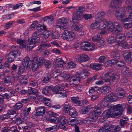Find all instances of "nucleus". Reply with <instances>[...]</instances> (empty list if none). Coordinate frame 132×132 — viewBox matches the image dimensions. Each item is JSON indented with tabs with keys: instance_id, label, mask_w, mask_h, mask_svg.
I'll return each instance as SVG.
<instances>
[{
	"instance_id": "obj_1",
	"label": "nucleus",
	"mask_w": 132,
	"mask_h": 132,
	"mask_svg": "<svg viewBox=\"0 0 132 132\" xmlns=\"http://www.w3.org/2000/svg\"><path fill=\"white\" fill-rule=\"evenodd\" d=\"M121 0H111L109 5V7L110 8L117 10L115 16L119 20L124 17L125 13V9L121 8Z\"/></svg>"
},
{
	"instance_id": "obj_2",
	"label": "nucleus",
	"mask_w": 132,
	"mask_h": 132,
	"mask_svg": "<svg viewBox=\"0 0 132 132\" xmlns=\"http://www.w3.org/2000/svg\"><path fill=\"white\" fill-rule=\"evenodd\" d=\"M108 118H115L120 116L123 112L122 105L118 104L116 105L108 104Z\"/></svg>"
},
{
	"instance_id": "obj_3",
	"label": "nucleus",
	"mask_w": 132,
	"mask_h": 132,
	"mask_svg": "<svg viewBox=\"0 0 132 132\" xmlns=\"http://www.w3.org/2000/svg\"><path fill=\"white\" fill-rule=\"evenodd\" d=\"M21 53L18 50H14L10 52L7 56V59L10 63L13 62L15 60L16 61L21 60L20 56Z\"/></svg>"
},
{
	"instance_id": "obj_4",
	"label": "nucleus",
	"mask_w": 132,
	"mask_h": 132,
	"mask_svg": "<svg viewBox=\"0 0 132 132\" xmlns=\"http://www.w3.org/2000/svg\"><path fill=\"white\" fill-rule=\"evenodd\" d=\"M75 33L71 31L65 30L61 35L62 38L64 40L69 41H72L74 40L76 37Z\"/></svg>"
},
{
	"instance_id": "obj_5",
	"label": "nucleus",
	"mask_w": 132,
	"mask_h": 132,
	"mask_svg": "<svg viewBox=\"0 0 132 132\" xmlns=\"http://www.w3.org/2000/svg\"><path fill=\"white\" fill-rule=\"evenodd\" d=\"M41 36L36 37H32L28 39V41L29 43L27 45V47L29 48V50H31L32 48L36 45L35 43H38L40 41V37H42Z\"/></svg>"
},
{
	"instance_id": "obj_6",
	"label": "nucleus",
	"mask_w": 132,
	"mask_h": 132,
	"mask_svg": "<svg viewBox=\"0 0 132 132\" xmlns=\"http://www.w3.org/2000/svg\"><path fill=\"white\" fill-rule=\"evenodd\" d=\"M72 22L71 20H69L68 21L66 18H63L59 19L57 20V24L61 25L64 29L67 28L68 26H70L72 24Z\"/></svg>"
},
{
	"instance_id": "obj_7",
	"label": "nucleus",
	"mask_w": 132,
	"mask_h": 132,
	"mask_svg": "<svg viewBox=\"0 0 132 132\" xmlns=\"http://www.w3.org/2000/svg\"><path fill=\"white\" fill-rule=\"evenodd\" d=\"M119 76L120 75L118 73L114 75L113 70H109L108 72V82L110 84H112L114 80L119 78Z\"/></svg>"
},
{
	"instance_id": "obj_8",
	"label": "nucleus",
	"mask_w": 132,
	"mask_h": 132,
	"mask_svg": "<svg viewBox=\"0 0 132 132\" xmlns=\"http://www.w3.org/2000/svg\"><path fill=\"white\" fill-rule=\"evenodd\" d=\"M95 22L98 24L99 26V28H98V30H101L105 28L107 26V22L106 19L101 20V18L98 17L96 19Z\"/></svg>"
},
{
	"instance_id": "obj_9",
	"label": "nucleus",
	"mask_w": 132,
	"mask_h": 132,
	"mask_svg": "<svg viewBox=\"0 0 132 132\" xmlns=\"http://www.w3.org/2000/svg\"><path fill=\"white\" fill-rule=\"evenodd\" d=\"M31 61L28 57H26L25 59L23 60L22 65L24 67H26V68L27 69H29L30 68H32V69L34 66L31 65L32 62Z\"/></svg>"
},
{
	"instance_id": "obj_10",
	"label": "nucleus",
	"mask_w": 132,
	"mask_h": 132,
	"mask_svg": "<svg viewBox=\"0 0 132 132\" xmlns=\"http://www.w3.org/2000/svg\"><path fill=\"white\" fill-rule=\"evenodd\" d=\"M116 26L114 28V29L112 32L114 35H122V28L121 25L118 23H116Z\"/></svg>"
},
{
	"instance_id": "obj_11",
	"label": "nucleus",
	"mask_w": 132,
	"mask_h": 132,
	"mask_svg": "<svg viewBox=\"0 0 132 132\" xmlns=\"http://www.w3.org/2000/svg\"><path fill=\"white\" fill-rule=\"evenodd\" d=\"M46 108L44 106H39L37 108L35 115L39 116L45 114L46 112Z\"/></svg>"
},
{
	"instance_id": "obj_12",
	"label": "nucleus",
	"mask_w": 132,
	"mask_h": 132,
	"mask_svg": "<svg viewBox=\"0 0 132 132\" xmlns=\"http://www.w3.org/2000/svg\"><path fill=\"white\" fill-rule=\"evenodd\" d=\"M90 58L88 56L85 54H81L76 59V60L78 62L81 63L88 61Z\"/></svg>"
},
{
	"instance_id": "obj_13",
	"label": "nucleus",
	"mask_w": 132,
	"mask_h": 132,
	"mask_svg": "<svg viewBox=\"0 0 132 132\" xmlns=\"http://www.w3.org/2000/svg\"><path fill=\"white\" fill-rule=\"evenodd\" d=\"M38 60V62L36 66H34L33 67L32 71H36L43 64L45 63L46 60L42 57L39 58Z\"/></svg>"
},
{
	"instance_id": "obj_14",
	"label": "nucleus",
	"mask_w": 132,
	"mask_h": 132,
	"mask_svg": "<svg viewBox=\"0 0 132 132\" xmlns=\"http://www.w3.org/2000/svg\"><path fill=\"white\" fill-rule=\"evenodd\" d=\"M98 117L97 116H95V114H94L93 112H90L89 116L86 118L84 121H89V122H95L96 121Z\"/></svg>"
},
{
	"instance_id": "obj_15",
	"label": "nucleus",
	"mask_w": 132,
	"mask_h": 132,
	"mask_svg": "<svg viewBox=\"0 0 132 132\" xmlns=\"http://www.w3.org/2000/svg\"><path fill=\"white\" fill-rule=\"evenodd\" d=\"M101 108L98 104L97 106H95L94 109L92 112L95 114V116L98 117L101 115V114L102 113V111L101 110Z\"/></svg>"
},
{
	"instance_id": "obj_16",
	"label": "nucleus",
	"mask_w": 132,
	"mask_h": 132,
	"mask_svg": "<svg viewBox=\"0 0 132 132\" xmlns=\"http://www.w3.org/2000/svg\"><path fill=\"white\" fill-rule=\"evenodd\" d=\"M118 23L117 22H114V23L111 21L108 22V31H109L112 32L114 29L116 24V23Z\"/></svg>"
},
{
	"instance_id": "obj_17",
	"label": "nucleus",
	"mask_w": 132,
	"mask_h": 132,
	"mask_svg": "<svg viewBox=\"0 0 132 132\" xmlns=\"http://www.w3.org/2000/svg\"><path fill=\"white\" fill-rule=\"evenodd\" d=\"M117 99V97L116 96L114 95L113 92L110 93L108 95V102L111 103Z\"/></svg>"
},
{
	"instance_id": "obj_18",
	"label": "nucleus",
	"mask_w": 132,
	"mask_h": 132,
	"mask_svg": "<svg viewBox=\"0 0 132 132\" xmlns=\"http://www.w3.org/2000/svg\"><path fill=\"white\" fill-rule=\"evenodd\" d=\"M71 100L72 102L75 103L76 105L77 106H81L83 104L82 102L81 103L82 101L79 100L78 98H77L76 97H71Z\"/></svg>"
},
{
	"instance_id": "obj_19",
	"label": "nucleus",
	"mask_w": 132,
	"mask_h": 132,
	"mask_svg": "<svg viewBox=\"0 0 132 132\" xmlns=\"http://www.w3.org/2000/svg\"><path fill=\"white\" fill-rule=\"evenodd\" d=\"M101 108H105L107 106V96H106L102 102H100L98 104Z\"/></svg>"
},
{
	"instance_id": "obj_20",
	"label": "nucleus",
	"mask_w": 132,
	"mask_h": 132,
	"mask_svg": "<svg viewBox=\"0 0 132 132\" xmlns=\"http://www.w3.org/2000/svg\"><path fill=\"white\" fill-rule=\"evenodd\" d=\"M102 64L98 63H92L90 64V67L95 70H100L101 68Z\"/></svg>"
},
{
	"instance_id": "obj_21",
	"label": "nucleus",
	"mask_w": 132,
	"mask_h": 132,
	"mask_svg": "<svg viewBox=\"0 0 132 132\" xmlns=\"http://www.w3.org/2000/svg\"><path fill=\"white\" fill-rule=\"evenodd\" d=\"M14 78L13 76H5L4 78V80L6 84H9L10 82H13L14 81Z\"/></svg>"
},
{
	"instance_id": "obj_22",
	"label": "nucleus",
	"mask_w": 132,
	"mask_h": 132,
	"mask_svg": "<svg viewBox=\"0 0 132 132\" xmlns=\"http://www.w3.org/2000/svg\"><path fill=\"white\" fill-rule=\"evenodd\" d=\"M129 68L127 66L123 67L122 70V75L128 77L129 73Z\"/></svg>"
},
{
	"instance_id": "obj_23",
	"label": "nucleus",
	"mask_w": 132,
	"mask_h": 132,
	"mask_svg": "<svg viewBox=\"0 0 132 132\" xmlns=\"http://www.w3.org/2000/svg\"><path fill=\"white\" fill-rule=\"evenodd\" d=\"M86 42H83L81 43V45H82L81 46V48L84 51H93L95 49V45H93V46H92V47L90 48H89V49H87L86 48H85L84 47V45Z\"/></svg>"
},
{
	"instance_id": "obj_24",
	"label": "nucleus",
	"mask_w": 132,
	"mask_h": 132,
	"mask_svg": "<svg viewBox=\"0 0 132 132\" xmlns=\"http://www.w3.org/2000/svg\"><path fill=\"white\" fill-rule=\"evenodd\" d=\"M102 117L100 119L99 121L103 123L106 121L107 119V110L105 111L102 114Z\"/></svg>"
},
{
	"instance_id": "obj_25",
	"label": "nucleus",
	"mask_w": 132,
	"mask_h": 132,
	"mask_svg": "<svg viewBox=\"0 0 132 132\" xmlns=\"http://www.w3.org/2000/svg\"><path fill=\"white\" fill-rule=\"evenodd\" d=\"M70 115L73 118H76L77 117V112L75 110V108H71L69 111Z\"/></svg>"
},
{
	"instance_id": "obj_26",
	"label": "nucleus",
	"mask_w": 132,
	"mask_h": 132,
	"mask_svg": "<svg viewBox=\"0 0 132 132\" xmlns=\"http://www.w3.org/2000/svg\"><path fill=\"white\" fill-rule=\"evenodd\" d=\"M111 56H112V57L116 60L119 59L120 56L119 54H118V51L116 50H114L111 52Z\"/></svg>"
},
{
	"instance_id": "obj_27",
	"label": "nucleus",
	"mask_w": 132,
	"mask_h": 132,
	"mask_svg": "<svg viewBox=\"0 0 132 132\" xmlns=\"http://www.w3.org/2000/svg\"><path fill=\"white\" fill-rule=\"evenodd\" d=\"M58 127L55 125L46 129L45 130L47 132H53L52 131H51L52 130H53L54 131H57L58 130Z\"/></svg>"
},
{
	"instance_id": "obj_28",
	"label": "nucleus",
	"mask_w": 132,
	"mask_h": 132,
	"mask_svg": "<svg viewBox=\"0 0 132 132\" xmlns=\"http://www.w3.org/2000/svg\"><path fill=\"white\" fill-rule=\"evenodd\" d=\"M23 105L21 102L16 103L13 106V109L15 110H18L22 108Z\"/></svg>"
},
{
	"instance_id": "obj_29",
	"label": "nucleus",
	"mask_w": 132,
	"mask_h": 132,
	"mask_svg": "<svg viewBox=\"0 0 132 132\" xmlns=\"http://www.w3.org/2000/svg\"><path fill=\"white\" fill-rule=\"evenodd\" d=\"M81 77L79 76H76L75 75H73L70 78V81L72 82L78 81L79 83L80 82Z\"/></svg>"
},
{
	"instance_id": "obj_30",
	"label": "nucleus",
	"mask_w": 132,
	"mask_h": 132,
	"mask_svg": "<svg viewBox=\"0 0 132 132\" xmlns=\"http://www.w3.org/2000/svg\"><path fill=\"white\" fill-rule=\"evenodd\" d=\"M48 121L51 123H60V118L57 117H54L53 118H49L48 119Z\"/></svg>"
},
{
	"instance_id": "obj_31",
	"label": "nucleus",
	"mask_w": 132,
	"mask_h": 132,
	"mask_svg": "<svg viewBox=\"0 0 132 132\" xmlns=\"http://www.w3.org/2000/svg\"><path fill=\"white\" fill-rule=\"evenodd\" d=\"M50 44H45L40 45L39 46V48L37 49V51H39L41 50L40 51L45 50L44 48H47L49 47Z\"/></svg>"
},
{
	"instance_id": "obj_32",
	"label": "nucleus",
	"mask_w": 132,
	"mask_h": 132,
	"mask_svg": "<svg viewBox=\"0 0 132 132\" xmlns=\"http://www.w3.org/2000/svg\"><path fill=\"white\" fill-rule=\"evenodd\" d=\"M52 78V76L51 74L49 73H47L46 76L44 78L43 82L47 83L51 80Z\"/></svg>"
},
{
	"instance_id": "obj_33",
	"label": "nucleus",
	"mask_w": 132,
	"mask_h": 132,
	"mask_svg": "<svg viewBox=\"0 0 132 132\" xmlns=\"http://www.w3.org/2000/svg\"><path fill=\"white\" fill-rule=\"evenodd\" d=\"M129 125L130 123L128 122V121L124 120L122 119H121L120 120V126L122 127L125 128L126 127L127 125Z\"/></svg>"
},
{
	"instance_id": "obj_34",
	"label": "nucleus",
	"mask_w": 132,
	"mask_h": 132,
	"mask_svg": "<svg viewBox=\"0 0 132 132\" xmlns=\"http://www.w3.org/2000/svg\"><path fill=\"white\" fill-rule=\"evenodd\" d=\"M131 52L127 53L123 55L124 59L125 61H129L130 59L132 60V55Z\"/></svg>"
},
{
	"instance_id": "obj_35",
	"label": "nucleus",
	"mask_w": 132,
	"mask_h": 132,
	"mask_svg": "<svg viewBox=\"0 0 132 132\" xmlns=\"http://www.w3.org/2000/svg\"><path fill=\"white\" fill-rule=\"evenodd\" d=\"M38 59H39L38 57L36 56L34 57L32 59L30 60V61H31L32 62L31 65H33L34 66H36L38 62Z\"/></svg>"
},
{
	"instance_id": "obj_36",
	"label": "nucleus",
	"mask_w": 132,
	"mask_h": 132,
	"mask_svg": "<svg viewBox=\"0 0 132 132\" xmlns=\"http://www.w3.org/2000/svg\"><path fill=\"white\" fill-rule=\"evenodd\" d=\"M119 62L118 60L112 59L108 61V67H111L114 65L115 64H117Z\"/></svg>"
},
{
	"instance_id": "obj_37",
	"label": "nucleus",
	"mask_w": 132,
	"mask_h": 132,
	"mask_svg": "<svg viewBox=\"0 0 132 132\" xmlns=\"http://www.w3.org/2000/svg\"><path fill=\"white\" fill-rule=\"evenodd\" d=\"M124 27L125 29H129L132 28V20H130V22L125 23L124 24Z\"/></svg>"
},
{
	"instance_id": "obj_38",
	"label": "nucleus",
	"mask_w": 132,
	"mask_h": 132,
	"mask_svg": "<svg viewBox=\"0 0 132 132\" xmlns=\"http://www.w3.org/2000/svg\"><path fill=\"white\" fill-rule=\"evenodd\" d=\"M70 26L73 27H75L74 28V29L75 31H81L82 29V26L81 25L72 24Z\"/></svg>"
},
{
	"instance_id": "obj_39",
	"label": "nucleus",
	"mask_w": 132,
	"mask_h": 132,
	"mask_svg": "<svg viewBox=\"0 0 132 132\" xmlns=\"http://www.w3.org/2000/svg\"><path fill=\"white\" fill-rule=\"evenodd\" d=\"M73 18L77 19L78 20H81L82 19V16L81 15V14L75 13L73 16Z\"/></svg>"
},
{
	"instance_id": "obj_40",
	"label": "nucleus",
	"mask_w": 132,
	"mask_h": 132,
	"mask_svg": "<svg viewBox=\"0 0 132 132\" xmlns=\"http://www.w3.org/2000/svg\"><path fill=\"white\" fill-rule=\"evenodd\" d=\"M60 35H59L58 32L56 31H52V37L53 39H58Z\"/></svg>"
},
{
	"instance_id": "obj_41",
	"label": "nucleus",
	"mask_w": 132,
	"mask_h": 132,
	"mask_svg": "<svg viewBox=\"0 0 132 132\" xmlns=\"http://www.w3.org/2000/svg\"><path fill=\"white\" fill-rule=\"evenodd\" d=\"M30 27L31 29L37 28H38V22L37 21H34L32 22V23L30 25Z\"/></svg>"
},
{
	"instance_id": "obj_42",
	"label": "nucleus",
	"mask_w": 132,
	"mask_h": 132,
	"mask_svg": "<svg viewBox=\"0 0 132 132\" xmlns=\"http://www.w3.org/2000/svg\"><path fill=\"white\" fill-rule=\"evenodd\" d=\"M53 17L52 16H47L45 17L42 20V21H47L48 22H50V21L51 22L53 21Z\"/></svg>"
},
{
	"instance_id": "obj_43",
	"label": "nucleus",
	"mask_w": 132,
	"mask_h": 132,
	"mask_svg": "<svg viewBox=\"0 0 132 132\" xmlns=\"http://www.w3.org/2000/svg\"><path fill=\"white\" fill-rule=\"evenodd\" d=\"M97 76L95 75L92 78H89L88 79L86 83V85L88 86L90 82H93V81L96 80L97 78Z\"/></svg>"
},
{
	"instance_id": "obj_44",
	"label": "nucleus",
	"mask_w": 132,
	"mask_h": 132,
	"mask_svg": "<svg viewBox=\"0 0 132 132\" xmlns=\"http://www.w3.org/2000/svg\"><path fill=\"white\" fill-rule=\"evenodd\" d=\"M25 70V67L24 66L21 65L19 67L17 73L19 75H20L22 74Z\"/></svg>"
},
{
	"instance_id": "obj_45",
	"label": "nucleus",
	"mask_w": 132,
	"mask_h": 132,
	"mask_svg": "<svg viewBox=\"0 0 132 132\" xmlns=\"http://www.w3.org/2000/svg\"><path fill=\"white\" fill-rule=\"evenodd\" d=\"M50 99L46 98H45L44 100L43 101V103L49 107H51L52 105L51 103L50 102Z\"/></svg>"
},
{
	"instance_id": "obj_46",
	"label": "nucleus",
	"mask_w": 132,
	"mask_h": 132,
	"mask_svg": "<svg viewBox=\"0 0 132 132\" xmlns=\"http://www.w3.org/2000/svg\"><path fill=\"white\" fill-rule=\"evenodd\" d=\"M32 91L33 92H32V94H31V95L33 96L32 97L31 96L32 98H30L32 99H35L38 94V92L36 89H33Z\"/></svg>"
},
{
	"instance_id": "obj_47",
	"label": "nucleus",
	"mask_w": 132,
	"mask_h": 132,
	"mask_svg": "<svg viewBox=\"0 0 132 132\" xmlns=\"http://www.w3.org/2000/svg\"><path fill=\"white\" fill-rule=\"evenodd\" d=\"M98 132H107V125L106 123L104 126L98 130Z\"/></svg>"
},
{
	"instance_id": "obj_48",
	"label": "nucleus",
	"mask_w": 132,
	"mask_h": 132,
	"mask_svg": "<svg viewBox=\"0 0 132 132\" xmlns=\"http://www.w3.org/2000/svg\"><path fill=\"white\" fill-rule=\"evenodd\" d=\"M60 123H61L60 125H67L66 124L65 120L66 119L64 116L61 117H60Z\"/></svg>"
},
{
	"instance_id": "obj_49",
	"label": "nucleus",
	"mask_w": 132,
	"mask_h": 132,
	"mask_svg": "<svg viewBox=\"0 0 132 132\" xmlns=\"http://www.w3.org/2000/svg\"><path fill=\"white\" fill-rule=\"evenodd\" d=\"M76 64L73 61H70L68 63V67L69 68H73L76 67Z\"/></svg>"
},
{
	"instance_id": "obj_50",
	"label": "nucleus",
	"mask_w": 132,
	"mask_h": 132,
	"mask_svg": "<svg viewBox=\"0 0 132 132\" xmlns=\"http://www.w3.org/2000/svg\"><path fill=\"white\" fill-rule=\"evenodd\" d=\"M101 39V37L97 35L94 36L92 38V39L93 42H97Z\"/></svg>"
},
{
	"instance_id": "obj_51",
	"label": "nucleus",
	"mask_w": 132,
	"mask_h": 132,
	"mask_svg": "<svg viewBox=\"0 0 132 132\" xmlns=\"http://www.w3.org/2000/svg\"><path fill=\"white\" fill-rule=\"evenodd\" d=\"M8 113V114L10 116L11 115H13L14 114H16L17 113V112L14 109H11L8 110L7 112Z\"/></svg>"
},
{
	"instance_id": "obj_52",
	"label": "nucleus",
	"mask_w": 132,
	"mask_h": 132,
	"mask_svg": "<svg viewBox=\"0 0 132 132\" xmlns=\"http://www.w3.org/2000/svg\"><path fill=\"white\" fill-rule=\"evenodd\" d=\"M90 29H95L97 28H99L98 24L95 22L92 23L90 26Z\"/></svg>"
},
{
	"instance_id": "obj_53",
	"label": "nucleus",
	"mask_w": 132,
	"mask_h": 132,
	"mask_svg": "<svg viewBox=\"0 0 132 132\" xmlns=\"http://www.w3.org/2000/svg\"><path fill=\"white\" fill-rule=\"evenodd\" d=\"M24 122V121L22 120L21 118L19 117H17L15 120V123L17 125H20Z\"/></svg>"
},
{
	"instance_id": "obj_54",
	"label": "nucleus",
	"mask_w": 132,
	"mask_h": 132,
	"mask_svg": "<svg viewBox=\"0 0 132 132\" xmlns=\"http://www.w3.org/2000/svg\"><path fill=\"white\" fill-rule=\"evenodd\" d=\"M83 16L84 18L86 20L91 19L92 18V15L91 14H84Z\"/></svg>"
},
{
	"instance_id": "obj_55",
	"label": "nucleus",
	"mask_w": 132,
	"mask_h": 132,
	"mask_svg": "<svg viewBox=\"0 0 132 132\" xmlns=\"http://www.w3.org/2000/svg\"><path fill=\"white\" fill-rule=\"evenodd\" d=\"M117 39L116 38H114L113 37H112L110 38H109L108 39V42L110 44H112L113 43H114L115 42H117Z\"/></svg>"
},
{
	"instance_id": "obj_56",
	"label": "nucleus",
	"mask_w": 132,
	"mask_h": 132,
	"mask_svg": "<svg viewBox=\"0 0 132 132\" xmlns=\"http://www.w3.org/2000/svg\"><path fill=\"white\" fill-rule=\"evenodd\" d=\"M56 62L57 65H61L63 64H65V62L64 61H63L62 59H59L56 60Z\"/></svg>"
},
{
	"instance_id": "obj_57",
	"label": "nucleus",
	"mask_w": 132,
	"mask_h": 132,
	"mask_svg": "<svg viewBox=\"0 0 132 132\" xmlns=\"http://www.w3.org/2000/svg\"><path fill=\"white\" fill-rule=\"evenodd\" d=\"M41 52H42V54L43 55L44 57H46L48 56L50 53V52L47 50H45Z\"/></svg>"
},
{
	"instance_id": "obj_58",
	"label": "nucleus",
	"mask_w": 132,
	"mask_h": 132,
	"mask_svg": "<svg viewBox=\"0 0 132 132\" xmlns=\"http://www.w3.org/2000/svg\"><path fill=\"white\" fill-rule=\"evenodd\" d=\"M116 126L115 125H108V132H112Z\"/></svg>"
},
{
	"instance_id": "obj_59",
	"label": "nucleus",
	"mask_w": 132,
	"mask_h": 132,
	"mask_svg": "<svg viewBox=\"0 0 132 132\" xmlns=\"http://www.w3.org/2000/svg\"><path fill=\"white\" fill-rule=\"evenodd\" d=\"M62 77L63 78H65L66 79L68 80L70 78V75L69 74H67L62 73L61 74Z\"/></svg>"
},
{
	"instance_id": "obj_60",
	"label": "nucleus",
	"mask_w": 132,
	"mask_h": 132,
	"mask_svg": "<svg viewBox=\"0 0 132 132\" xmlns=\"http://www.w3.org/2000/svg\"><path fill=\"white\" fill-rule=\"evenodd\" d=\"M85 9V7L84 6H81L79 8L76 12L78 13H80V14H81V13L84 12Z\"/></svg>"
},
{
	"instance_id": "obj_61",
	"label": "nucleus",
	"mask_w": 132,
	"mask_h": 132,
	"mask_svg": "<svg viewBox=\"0 0 132 132\" xmlns=\"http://www.w3.org/2000/svg\"><path fill=\"white\" fill-rule=\"evenodd\" d=\"M77 81L74 82H72L71 81H70V84L71 86L72 87H77L78 86V85L79 84V83H78Z\"/></svg>"
},
{
	"instance_id": "obj_62",
	"label": "nucleus",
	"mask_w": 132,
	"mask_h": 132,
	"mask_svg": "<svg viewBox=\"0 0 132 132\" xmlns=\"http://www.w3.org/2000/svg\"><path fill=\"white\" fill-rule=\"evenodd\" d=\"M104 45L103 40L101 39L98 41L96 43V45L99 47H101Z\"/></svg>"
},
{
	"instance_id": "obj_63",
	"label": "nucleus",
	"mask_w": 132,
	"mask_h": 132,
	"mask_svg": "<svg viewBox=\"0 0 132 132\" xmlns=\"http://www.w3.org/2000/svg\"><path fill=\"white\" fill-rule=\"evenodd\" d=\"M44 64V66L46 68H49L51 67V63L49 60H46Z\"/></svg>"
},
{
	"instance_id": "obj_64",
	"label": "nucleus",
	"mask_w": 132,
	"mask_h": 132,
	"mask_svg": "<svg viewBox=\"0 0 132 132\" xmlns=\"http://www.w3.org/2000/svg\"><path fill=\"white\" fill-rule=\"evenodd\" d=\"M106 57L104 56H101L99 59L98 60L100 62H103L105 61Z\"/></svg>"
}]
</instances>
